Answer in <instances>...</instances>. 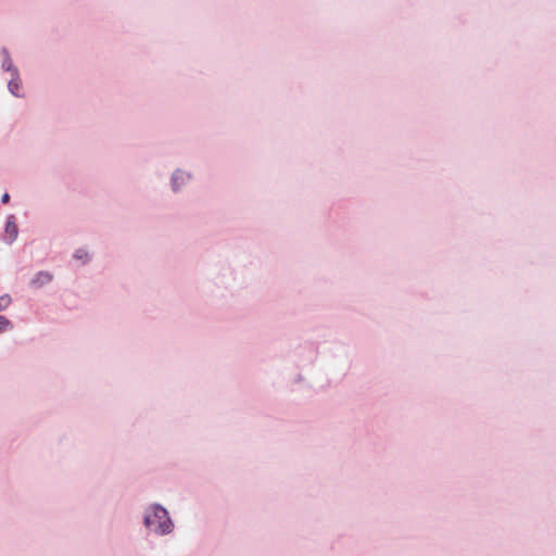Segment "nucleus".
Segmentation results:
<instances>
[{"label": "nucleus", "instance_id": "nucleus-1", "mask_svg": "<svg viewBox=\"0 0 556 556\" xmlns=\"http://www.w3.org/2000/svg\"><path fill=\"white\" fill-rule=\"evenodd\" d=\"M142 525L149 532L157 536L169 535L175 529V523L168 510L159 503H152L144 507Z\"/></svg>", "mask_w": 556, "mask_h": 556}, {"label": "nucleus", "instance_id": "nucleus-2", "mask_svg": "<svg viewBox=\"0 0 556 556\" xmlns=\"http://www.w3.org/2000/svg\"><path fill=\"white\" fill-rule=\"evenodd\" d=\"M210 281L217 290L229 291L239 285V271L231 264L223 263L212 270Z\"/></svg>", "mask_w": 556, "mask_h": 556}, {"label": "nucleus", "instance_id": "nucleus-3", "mask_svg": "<svg viewBox=\"0 0 556 556\" xmlns=\"http://www.w3.org/2000/svg\"><path fill=\"white\" fill-rule=\"evenodd\" d=\"M193 179V175L191 172L176 168L173 170L169 177V187L173 193H180Z\"/></svg>", "mask_w": 556, "mask_h": 556}, {"label": "nucleus", "instance_id": "nucleus-4", "mask_svg": "<svg viewBox=\"0 0 556 556\" xmlns=\"http://www.w3.org/2000/svg\"><path fill=\"white\" fill-rule=\"evenodd\" d=\"M0 58H1L2 71L10 73V75L16 74L20 72L18 68L14 65L11 54L5 47L1 48Z\"/></svg>", "mask_w": 556, "mask_h": 556}, {"label": "nucleus", "instance_id": "nucleus-5", "mask_svg": "<svg viewBox=\"0 0 556 556\" xmlns=\"http://www.w3.org/2000/svg\"><path fill=\"white\" fill-rule=\"evenodd\" d=\"M4 231H5V235H7V239H5L7 242L9 244H12L16 240L17 235H18V228H17V225H16L15 216L14 215H10L7 218Z\"/></svg>", "mask_w": 556, "mask_h": 556}, {"label": "nucleus", "instance_id": "nucleus-6", "mask_svg": "<svg viewBox=\"0 0 556 556\" xmlns=\"http://www.w3.org/2000/svg\"><path fill=\"white\" fill-rule=\"evenodd\" d=\"M52 280H53V275L50 271L40 270L30 280V286L36 289H40V288L49 285Z\"/></svg>", "mask_w": 556, "mask_h": 556}, {"label": "nucleus", "instance_id": "nucleus-7", "mask_svg": "<svg viewBox=\"0 0 556 556\" xmlns=\"http://www.w3.org/2000/svg\"><path fill=\"white\" fill-rule=\"evenodd\" d=\"M22 89V79L20 76V72L16 74L11 75V79L8 81V90L9 92L16 97V98H23L24 94L21 93Z\"/></svg>", "mask_w": 556, "mask_h": 556}, {"label": "nucleus", "instance_id": "nucleus-8", "mask_svg": "<svg viewBox=\"0 0 556 556\" xmlns=\"http://www.w3.org/2000/svg\"><path fill=\"white\" fill-rule=\"evenodd\" d=\"M73 258L79 261L81 265H87L91 261V256L85 248L75 250Z\"/></svg>", "mask_w": 556, "mask_h": 556}, {"label": "nucleus", "instance_id": "nucleus-9", "mask_svg": "<svg viewBox=\"0 0 556 556\" xmlns=\"http://www.w3.org/2000/svg\"><path fill=\"white\" fill-rule=\"evenodd\" d=\"M299 355H306V363L313 364L316 359L317 353L316 350L312 346L300 348L298 351Z\"/></svg>", "mask_w": 556, "mask_h": 556}, {"label": "nucleus", "instance_id": "nucleus-10", "mask_svg": "<svg viewBox=\"0 0 556 556\" xmlns=\"http://www.w3.org/2000/svg\"><path fill=\"white\" fill-rule=\"evenodd\" d=\"M14 328L13 323L5 316L0 315V334L10 331Z\"/></svg>", "mask_w": 556, "mask_h": 556}, {"label": "nucleus", "instance_id": "nucleus-11", "mask_svg": "<svg viewBox=\"0 0 556 556\" xmlns=\"http://www.w3.org/2000/svg\"><path fill=\"white\" fill-rule=\"evenodd\" d=\"M12 302V299L9 294H3L0 296V312L7 309Z\"/></svg>", "mask_w": 556, "mask_h": 556}, {"label": "nucleus", "instance_id": "nucleus-12", "mask_svg": "<svg viewBox=\"0 0 556 556\" xmlns=\"http://www.w3.org/2000/svg\"><path fill=\"white\" fill-rule=\"evenodd\" d=\"M9 201H10V194L5 192V193H4V194H2V197H1V202H2L3 204H7V203H9Z\"/></svg>", "mask_w": 556, "mask_h": 556}, {"label": "nucleus", "instance_id": "nucleus-13", "mask_svg": "<svg viewBox=\"0 0 556 556\" xmlns=\"http://www.w3.org/2000/svg\"><path fill=\"white\" fill-rule=\"evenodd\" d=\"M303 377L301 375L298 376V378L295 379V381H302Z\"/></svg>", "mask_w": 556, "mask_h": 556}]
</instances>
